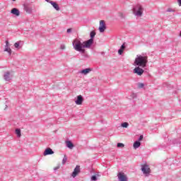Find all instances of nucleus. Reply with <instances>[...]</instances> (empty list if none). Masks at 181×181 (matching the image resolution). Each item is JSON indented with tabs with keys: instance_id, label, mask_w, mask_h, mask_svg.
Here are the masks:
<instances>
[{
	"instance_id": "obj_1",
	"label": "nucleus",
	"mask_w": 181,
	"mask_h": 181,
	"mask_svg": "<svg viewBox=\"0 0 181 181\" xmlns=\"http://www.w3.org/2000/svg\"><path fill=\"white\" fill-rule=\"evenodd\" d=\"M90 39L81 42L78 39H75L72 43L74 49L76 52H80L81 53H86V48L90 49L91 45L94 43V37L95 36V32L91 31L90 33Z\"/></svg>"
},
{
	"instance_id": "obj_2",
	"label": "nucleus",
	"mask_w": 181,
	"mask_h": 181,
	"mask_svg": "<svg viewBox=\"0 0 181 181\" xmlns=\"http://www.w3.org/2000/svg\"><path fill=\"white\" fill-rule=\"evenodd\" d=\"M146 64H148V56L137 55L134 60V66L145 69Z\"/></svg>"
},
{
	"instance_id": "obj_3",
	"label": "nucleus",
	"mask_w": 181,
	"mask_h": 181,
	"mask_svg": "<svg viewBox=\"0 0 181 181\" xmlns=\"http://www.w3.org/2000/svg\"><path fill=\"white\" fill-rule=\"evenodd\" d=\"M133 13L136 16H142V13H144V8L141 5H137L134 8H133Z\"/></svg>"
},
{
	"instance_id": "obj_4",
	"label": "nucleus",
	"mask_w": 181,
	"mask_h": 181,
	"mask_svg": "<svg viewBox=\"0 0 181 181\" xmlns=\"http://www.w3.org/2000/svg\"><path fill=\"white\" fill-rule=\"evenodd\" d=\"M141 172H143L144 175H149V173H151V168H149V165L147 164H142Z\"/></svg>"
},
{
	"instance_id": "obj_5",
	"label": "nucleus",
	"mask_w": 181,
	"mask_h": 181,
	"mask_svg": "<svg viewBox=\"0 0 181 181\" xmlns=\"http://www.w3.org/2000/svg\"><path fill=\"white\" fill-rule=\"evenodd\" d=\"M144 71L141 68V66H137L134 69V74H137V76H142L144 74Z\"/></svg>"
},
{
	"instance_id": "obj_6",
	"label": "nucleus",
	"mask_w": 181,
	"mask_h": 181,
	"mask_svg": "<svg viewBox=\"0 0 181 181\" xmlns=\"http://www.w3.org/2000/svg\"><path fill=\"white\" fill-rule=\"evenodd\" d=\"M107 29V27L105 26V21H100V26H99V31L100 33H103L105 32V30Z\"/></svg>"
},
{
	"instance_id": "obj_7",
	"label": "nucleus",
	"mask_w": 181,
	"mask_h": 181,
	"mask_svg": "<svg viewBox=\"0 0 181 181\" xmlns=\"http://www.w3.org/2000/svg\"><path fill=\"white\" fill-rule=\"evenodd\" d=\"M117 177L119 181H128V177L124 173H119L117 174Z\"/></svg>"
},
{
	"instance_id": "obj_8",
	"label": "nucleus",
	"mask_w": 181,
	"mask_h": 181,
	"mask_svg": "<svg viewBox=\"0 0 181 181\" xmlns=\"http://www.w3.org/2000/svg\"><path fill=\"white\" fill-rule=\"evenodd\" d=\"M83 101H84V98L81 95H79L76 98V100L75 101L76 105H81L83 104Z\"/></svg>"
},
{
	"instance_id": "obj_9",
	"label": "nucleus",
	"mask_w": 181,
	"mask_h": 181,
	"mask_svg": "<svg viewBox=\"0 0 181 181\" xmlns=\"http://www.w3.org/2000/svg\"><path fill=\"white\" fill-rule=\"evenodd\" d=\"M78 173H80V165H76L74 170V172L72 173V177H76Z\"/></svg>"
},
{
	"instance_id": "obj_10",
	"label": "nucleus",
	"mask_w": 181,
	"mask_h": 181,
	"mask_svg": "<svg viewBox=\"0 0 181 181\" xmlns=\"http://www.w3.org/2000/svg\"><path fill=\"white\" fill-rule=\"evenodd\" d=\"M53 153H54L53 150H52V148H47L44 152V156H46L47 155H53Z\"/></svg>"
},
{
	"instance_id": "obj_11",
	"label": "nucleus",
	"mask_w": 181,
	"mask_h": 181,
	"mask_svg": "<svg viewBox=\"0 0 181 181\" xmlns=\"http://www.w3.org/2000/svg\"><path fill=\"white\" fill-rule=\"evenodd\" d=\"M49 4L56 9V11H60V7L59 6V4L54 1H49Z\"/></svg>"
},
{
	"instance_id": "obj_12",
	"label": "nucleus",
	"mask_w": 181,
	"mask_h": 181,
	"mask_svg": "<svg viewBox=\"0 0 181 181\" xmlns=\"http://www.w3.org/2000/svg\"><path fill=\"white\" fill-rule=\"evenodd\" d=\"M11 13H13V15H16V16H19L20 15V12H19V10H18L17 8H13L11 10Z\"/></svg>"
},
{
	"instance_id": "obj_13",
	"label": "nucleus",
	"mask_w": 181,
	"mask_h": 181,
	"mask_svg": "<svg viewBox=\"0 0 181 181\" xmlns=\"http://www.w3.org/2000/svg\"><path fill=\"white\" fill-rule=\"evenodd\" d=\"M12 78V77L11 76L9 72H6L4 74V80H6V81H9V80H11Z\"/></svg>"
},
{
	"instance_id": "obj_14",
	"label": "nucleus",
	"mask_w": 181,
	"mask_h": 181,
	"mask_svg": "<svg viewBox=\"0 0 181 181\" xmlns=\"http://www.w3.org/2000/svg\"><path fill=\"white\" fill-rule=\"evenodd\" d=\"M66 146L69 149H73V148H74V144H73V143H71V141H66Z\"/></svg>"
},
{
	"instance_id": "obj_15",
	"label": "nucleus",
	"mask_w": 181,
	"mask_h": 181,
	"mask_svg": "<svg viewBox=\"0 0 181 181\" xmlns=\"http://www.w3.org/2000/svg\"><path fill=\"white\" fill-rule=\"evenodd\" d=\"M90 71H91V69L88 68V69H85L81 71V73L82 74L86 75V74H88V73H90Z\"/></svg>"
},
{
	"instance_id": "obj_16",
	"label": "nucleus",
	"mask_w": 181,
	"mask_h": 181,
	"mask_svg": "<svg viewBox=\"0 0 181 181\" xmlns=\"http://www.w3.org/2000/svg\"><path fill=\"white\" fill-rule=\"evenodd\" d=\"M4 52H7L8 54H12V49H11V47L8 46H5Z\"/></svg>"
},
{
	"instance_id": "obj_17",
	"label": "nucleus",
	"mask_w": 181,
	"mask_h": 181,
	"mask_svg": "<svg viewBox=\"0 0 181 181\" xmlns=\"http://www.w3.org/2000/svg\"><path fill=\"white\" fill-rule=\"evenodd\" d=\"M133 146L134 149H137V148H139L141 146V142L140 141L134 142Z\"/></svg>"
},
{
	"instance_id": "obj_18",
	"label": "nucleus",
	"mask_w": 181,
	"mask_h": 181,
	"mask_svg": "<svg viewBox=\"0 0 181 181\" xmlns=\"http://www.w3.org/2000/svg\"><path fill=\"white\" fill-rule=\"evenodd\" d=\"M16 135H17L19 138H21V129H16Z\"/></svg>"
},
{
	"instance_id": "obj_19",
	"label": "nucleus",
	"mask_w": 181,
	"mask_h": 181,
	"mask_svg": "<svg viewBox=\"0 0 181 181\" xmlns=\"http://www.w3.org/2000/svg\"><path fill=\"white\" fill-rule=\"evenodd\" d=\"M128 125H129L128 122H124L122 124V128H128Z\"/></svg>"
},
{
	"instance_id": "obj_20",
	"label": "nucleus",
	"mask_w": 181,
	"mask_h": 181,
	"mask_svg": "<svg viewBox=\"0 0 181 181\" xmlns=\"http://www.w3.org/2000/svg\"><path fill=\"white\" fill-rule=\"evenodd\" d=\"M66 162H67V157L64 156L62 160V165H64V163H66Z\"/></svg>"
},
{
	"instance_id": "obj_21",
	"label": "nucleus",
	"mask_w": 181,
	"mask_h": 181,
	"mask_svg": "<svg viewBox=\"0 0 181 181\" xmlns=\"http://www.w3.org/2000/svg\"><path fill=\"white\" fill-rule=\"evenodd\" d=\"M124 146H125V145L122 143L117 144V148H124Z\"/></svg>"
},
{
	"instance_id": "obj_22",
	"label": "nucleus",
	"mask_w": 181,
	"mask_h": 181,
	"mask_svg": "<svg viewBox=\"0 0 181 181\" xmlns=\"http://www.w3.org/2000/svg\"><path fill=\"white\" fill-rule=\"evenodd\" d=\"M91 180H93V181L97 180V176L93 175V176L91 177Z\"/></svg>"
},
{
	"instance_id": "obj_23",
	"label": "nucleus",
	"mask_w": 181,
	"mask_h": 181,
	"mask_svg": "<svg viewBox=\"0 0 181 181\" xmlns=\"http://www.w3.org/2000/svg\"><path fill=\"white\" fill-rule=\"evenodd\" d=\"M138 87L139 88H144V83H139Z\"/></svg>"
},
{
	"instance_id": "obj_24",
	"label": "nucleus",
	"mask_w": 181,
	"mask_h": 181,
	"mask_svg": "<svg viewBox=\"0 0 181 181\" xmlns=\"http://www.w3.org/2000/svg\"><path fill=\"white\" fill-rule=\"evenodd\" d=\"M167 12H175V10H173L171 8H169L167 9Z\"/></svg>"
},
{
	"instance_id": "obj_25",
	"label": "nucleus",
	"mask_w": 181,
	"mask_h": 181,
	"mask_svg": "<svg viewBox=\"0 0 181 181\" xmlns=\"http://www.w3.org/2000/svg\"><path fill=\"white\" fill-rule=\"evenodd\" d=\"M118 53H119V54H122V53H124V50L119 49L118 50Z\"/></svg>"
},
{
	"instance_id": "obj_26",
	"label": "nucleus",
	"mask_w": 181,
	"mask_h": 181,
	"mask_svg": "<svg viewBox=\"0 0 181 181\" xmlns=\"http://www.w3.org/2000/svg\"><path fill=\"white\" fill-rule=\"evenodd\" d=\"M14 47H16V49H18V47H19V43L16 42V43L14 44Z\"/></svg>"
},
{
	"instance_id": "obj_27",
	"label": "nucleus",
	"mask_w": 181,
	"mask_h": 181,
	"mask_svg": "<svg viewBox=\"0 0 181 181\" xmlns=\"http://www.w3.org/2000/svg\"><path fill=\"white\" fill-rule=\"evenodd\" d=\"M124 49H125V44L124 43V44L121 46L120 49L124 51Z\"/></svg>"
},
{
	"instance_id": "obj_28",
	"label": "nucleus",
	"mask_w": 181,
	"mask_h": 181,
	"mask_svg": "<svg viewBox=\"0 0 181 181\" xmlns=\"http://www.w3.org/2000/svg\"><path fill=\"white\" fill-rule=\"evenodd\" d=\"M142 139H144V136H140L139 141H142Z\"/></svg>"
},
{
	"instance_id": "obj_29",
	"label": "nucleus",
	"mask_w": 181,
	"mask_h": 181,
	"mask_svg": "<svg viewBox=\"0 0 181 181\" xmlns=\"http://www.w3.org/2000/svg\"><path fill=\"white\" fill-rule=\"evenodd\" d=\"M5 46L9 47V42L8 40L6 41V45Z\"/></svg>"
},
{
	"instance_id": "obj_30",
	"label": "nucleus",
	"mask_w": 181,
	"mask_h": 181,
	"mask_svg": "<svg viewBox=\"0 0 181 181\" xmlns=\"http://www.w3.org/2000/svg\"><path fill=\"white\" fill-rule=\"evenodd\" d=\"M177 3L179 6H181V0H177Z\"/></svg>"
},
{
	"instance_id": "obj_31",
	"label": "nucleus",
	"mask_w": 181,
	"mask_h": 181,
	"mask_svg": "<svg viewBox=\"0 0 181 181\" xmlns=\"http://www.w3.org/2000/svg\"><path fill=\"white\" fill-rule=\"evenodd\" d=\"M67 33H70V32H71V28H69L66 30Z\"/></svg>"
},
{
	"instance_id": "obj_32",
	"label": "nucleus",
	"mask_w": 181,
	"mask_h": 181,
	"mask_svg": "<svg viewBox=\"0 0 181 181\" xmlns=\"http://www.w3.org/2000/svg\"><path fill=\"white\" fill-rule=\"evenodd\" d=\"M66 48V47H64V45H62L61 46V49L63 50V49H64Z\"/></svg>"
},
{
	"instance_id": "obj_33",
	"label": "nucleus",
	"mask_w": 181,
	"mask_h": 181,
	"mask_svg": "<svg viewBox=\"0 0 181 181\" xmlns=\"http://www.w3.org/2000/svg\"><path fill=\"white\" fill-rule=\"evenodd\" d=\"M46 2H49L50 4V2H53V1H50V0H45Z\"/></svg>"
},
{
	"instance_id": "obj_34",
	"label": "nucleus",
	"mask_w": 181,
	"mask_h": 181,
	"mask_svg": "<svg viewBox=\"0 0 181 181\" xmlns=\"http://www.w3.org/2000/svg\"><path fill=\"white\" fill-rule=\"evenodd\" d=\"M180 37H181V31H180Z\"/></svg>"
},
{
	"instance_id": "obj_35",
	"label": "nucleus",
	"mask_w": 181,
	"mask_h": 181,
	"mask_svg": "<svg viewBox=\"0 0 181 181\" xmlns=\"http://www.w3.org/2000/svg\"><path fill=\"white\" fill-rule=\"evenodd\" d=\"M13 1H16V0H13Z\"/></svg>"
}]
</instances>
